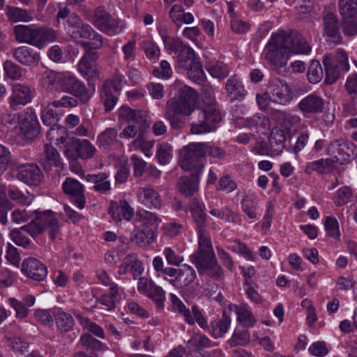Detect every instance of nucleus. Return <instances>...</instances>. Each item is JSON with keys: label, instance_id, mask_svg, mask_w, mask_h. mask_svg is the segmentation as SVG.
Listing matches in <instances>:
<instances>
[{"label": "nucleus", "instance_id": "1", "mask_svg": "<svg viewBox=\"0 0 357 357\" xmlns=\"http://www.w3.org/2000/svg\"><path fill=\"white\" fill-rule=\"evenodd\" d=\"M174 86L178 88L177 98H172L167 101L164 117L172 129L182 130L187 125V117L194 112L197 93L180 82H176Z\"/></svg>", "mask_w": 357, "mask_h": 357}, {"label": "nucleus", "instance_id": "2", "mask_svg": "<svg viewBox=\"0 0 357 357\" xmlns=\"http://www.w3.org/2000/svg\"><path fill=\"white\" fill-rule=\"evenodd\" d=\"M190 260L199 275L206 274L214 280L223 279L224 271L216 259L211 241L198 245L197 250L190 256Z\"/></svg>", "mask_w": 357, "mask_h": 357}, {"label": "nucleus", "instance_id": "3", "mask_svg": "<svg viewBox=\"0 0 357 357\" xmlns=\"http://www.w3.org/2000/svg\"><path fill=\"white\" fill-rule=\"evenodd\" d=\"M30 221L21 229L34 237L40 234L45 229H49V236L54 240L59 231V221L51 210L39 209L29 213Z\"/></svg>", "mask_w": 357, "mask_h": 357}, {"label": "nucleus", "instance_id": "4", "mask_svg": "<svg viewBox=\"0 0 357 357\" xmlns=\"http://www.w3.org/2000/svg\"><path fill=\"white\" fill-rule=\"evenodd\" d=\"M191 115L190 130L195 135L215 130L221 121L220 113L215 105H208L203 109H195Z\"/></svg>", "mask_w": 357, "mask_h": 357}, {"label": "nucleus", "instance_id": "5", "mask_svg": "<svg viewBox=\"0 0 357 357\" xmlns=\"http://www.w3.org/2000/svg\"><path fill=\"white\" fill-rule=\"evenodd\" d=\"M119 118L121 122L128 125L120 133V137L132 138L144 130L148 125L149 114L144 110H134L129 107L122 106L119 110Z\"/></svg>", "mask_w": 357, "mask_h": 357}, {"label": "nucleus", "instance_id": "6", "mask_svg": "<svg viewBox=\"0 0 357 357\" xmlns=\"http://www.w3.org/2000/svg\"><path fill=\"white\" fill-rule=\"evenodd\" d=\"M91 23L100 31L109 36L121 33L125 27L122 22L112 17L106 11L104 6H98L95 8Z\"/></svg>", "mask_w": 357, "mask_h": 357}, {"label": "nucleus", "instance_id": "7", "mask_svg": "<svg viewBox=\"0 0 357 357\" xmlns=\"http://www.w3.org/2000/svg\"><path fill=\"white\" fill-rule=\"evenodd\" d=\"M204 143L190 144L183 147L181 152L180 167L185 171L195 169V173L199 174L204 167Z\"/></svg>", "mask_w": 357, "mask_h": 357}, {"label": "nucleus", "instance_id": "8", "mask_svg": "<svg viewBox=\"0 0 357 357\" xmlns=\"http://www.w3.org/2000/svg\"><path fill=\"white\" fill-rule=\"evenodd\" d=\"M283 38L279 33H273L268 41L264 54L267 63L276 68L284 67L288 61Z\"/></svg>", "mask_w": 357, "mask_h": 357}, {"label": "nucleus", "instance_id": "9", "mask_svg": "<svg viewBox=\"0 0 357 357\" xmlns=\"http://www.w3.org/2000/svg\"><path fill=\"white\" fill-rule=\"evenodd\" d=\"M20 136L26 142H31L40 132V126L37 114L31 107L26 108L17 116Z\"/></svg>", "mask_w": 357, "mask_h": 357}, {"label": "nucleus", "instance_id": "10", "mask_svg": "<svg viewBox=\"0 0 357 357\" xmlns=\"http://www.w3.org/2000/svg\"><path fill=\"white\" fill-rule=\"evenodd\" d=\"M189 210L198 235V245L211 242V238L206 230L207 214L205 211V205L197 199L194 198L189 203Z\"/></svg>", "mask_w": 357, "mask_h": 357}, {"label": "nucleus", "instance_id": "11", "mask_svg": "<svg viewBox=\"0 0 357 357\" xmlns=\"http://www.w3.org/2000/svg\"><path fill=\"white\" fill-rule=\"evenodd\" d=\"M97 152L96 146L88 139H79L76 137L70 139L64 150L65 155L70 160L80 158L87 160L92 158Z\"/></svg>", "mask_w": 357, "mask_h": 357}, {"label": "nucleus", "instance_id": "12", "mask_svg": "<svg viewBox=\"0 0 357 357\" xmlns=\"http://www.w3.org/2000/svg\"><path fill=\"white\" fill-rule=\"evenodd\" d=\"M279 34L283 38L282 41L284 43V47L293 52L307 54L311 52L310 36L304 35L296 30L291 31L289 33L281 31Z\"/></svg>", "mask_w": 357, "mask_h": 357}, {"label": "nucleus", "instance_id": "13", "mask_svg": "<svg viewBox=\"0 0 357 357\" xmlns=\"http://www.w3.org/2000/svg\"><path fill=\"white\" fill-rule=\"evenodd\" d=\"M78 105L76 98L63 96L60 100H54L47 105L42 110L41 119L43 123L48 126L57 125L60 119L59 114L54 109L59 107H75Z\"/></svg>", "mask_w": 357, "mask_h": 357}, {"label": "nucleus", "instance_id": "14", "mask_svg": "<svg viewBox=\"0 0 357 357\" xmlns=\"http://www.w3.org/2000/svg\"><path fill=\"white\" fill-rule=\"evenodd\" d=\"M60 87L62 91L78 98L82 103H86L92 96V93L87 90L85 84L72 75L61 73Z\"/></svg>", "mask_w": 357, "mask_h": 357}, {"label": "nucleus", "instance_id": "15", "mask_svg": "<svg viewBox=\"0 0 357 357\" xmlns=\"http://www.w3.org/2000/svg\"><path fill=\"white\" fill-rule=\"evenodd\" d=\"M35 93L34 88L30 84L16 82L11 86V95L9 97V105L11 109L17 110L20 106H24L32 101Z\"/></svg>", "mask_w": 357, "mask_h": 357}, {"label": "nucleus", "instance_id": "16", "mask_svg": "<svg viewBox=\"0 0 357 357\" xmlns=\"http://www.w3.org/2000/svg\"><path fill=\"white\" fill-rule=\"evenodd\" d=\"M323 36L327 42L334 45L342 43L341 22L331 12H324L322 17Z\"/></svg>", "mask_w": 357, "mask_h": 357}, {"label": "nucleus", "instance_id": "17", "mask_svg": "<svg viewBox=\"0 0 357 357\" xmlns=\"http://www.w3.org/2000/svg\"><path fill=\"white\" fill-rule=\"evenodd\" d=\"M328 153L335 159V162L347 163L354 155V144L344 139H337L328 146Z\"/></svg>", "mask_w": 357, "mask_h": 357}, {"label": "nucleus", "instance_id": "18", "mask_svg": "<svg viewBox=\"0 0 357 357\" xmlns=\"http://www.w3.org/2000/svg\"><path fill=\"white\" fill-rule=\"evenodd\" d=\"M268 89L271 94V100L273 102L287 105L293 100L291 89L284 81L279 79L271 81Z\"/></svg>", "mask_w": 357, "mask_h": 357}, {"label": "nucleus", "instance_id": "19", "mask_svg": "<svg viewBox=\"0 0 357 357\" xmlns=\"http://www.w3.org/2000/svg\"><path fill=\"white\" fill-rule=\"evenodd\" d=\"M63 192L70 195L74 204L79 209L85 206L86 197L84 195V185L77 180L72 178H67L62 184Z\"/></svg>", "mask_w": 357, "mask_h": 357}, {"label": "nucleus", "instance_id": "20", "mask_svg": "<svg viewBox=\"0 0 357 357\" xmlns=\"http://www.w3.org/2000/svg\"><path fill=\"white\" fill-rule=\"evenodd\" d=\"M17 178L28 185H38L43 175L39 167L33 163L22 164L17 168Z\"/></svg>", "mask_w": 357, "mask_h": 357}, {"label": "nucleus", "instance_id": "21", "mask_svg": "<svg viewBox=\"0 0 357 357\" xmlns=\"http://www.w3.org/2000/svg\"><path fill=\"white\" fill-rule=\"evenodd\" d=\"M138 202L144 206L151 208H160L162 206V197L159 192L151 185L139 188L137 192Z\"/></svg>", "mask_w": 357, "mask_h": 357}, {"label": "nucleus", "instance_id": "22", "mask_svg": "<svg viewBox=\"0 0 357 357\" xmlns=\"http://www.w3.org/2000/svg\"><path fill=\"white\" fill-rule=\"evenodd\" d=\"M22 272L26 276L36 281H42L47 275V267L35 258H29L23 261Z\"/></svg>", "mask_w": 357, "mask_h": 357}, {"label": "nucleus", "instance_id": "23", "mask_svg": "<svg viewBox=\"0 0 357 357\" xmlns=\"http://www.w3.org/2000/svg\"><path fill=\"white\" fill-rule=\"evenodd\" d=\"M15 40L18 43H27L38 47V28L33 25H16L13 27Z\"/></svg>", "mask_w": 357, "mask_h": 357}, {"label": "nucleus", "instance_id": "24", "mask_svg": "<svg viewBox=\"0 0 357 357\" xmlns=\"http://www.w3.org/2000/svg\"><path fill=\"white\" fill-rule=\"evenodd\" d=\"M196 277L195 270L192 266L184 264L179 268L177 278L168 279L165 277V280L178 289H185L195 281Z\"/></svg>", "mask_w": 357, "mask_h": 357}, {"label": "nucleus", "instance_id": "25", "mask_svg": "<svg viewBox=\"0 0 357 357\" xmlns=\"http://www.w3.org/2000/svg\"><path fill=\"white\" fill-rule=\"evenodd\" d=\"M225 89L227 92V97L231 102L236 100H243L247 95V91L240 77L234 75L226 82Z\"/></svg>", "mask_w": 357, "mask_h": 357}, {"label": "nucleus", "instance_id": "26", "mask_svg": "<svg viewBox=\"0 0 357 357\" xmlns=\"http://www.w3.org/2000/svg\"><path fill=\"white\" fill-rule=\"evenodd\" d=\"M12 54L17 62L26 66L38 64L40 61L39 53L27 46L15 48Z\"/></svg>", "mask_w": 357, "mask_h": 357}, {"label": "nucleus", "instance_id": "27", "mask_svg": "<svg viewBox=\"0 0 357 357\" xmlns=\"http://www.w3.org/2000/svg\"><path fill=\"white\" fill-rule=\"evenodd\" d=\"M39 162L46 172L52 171L53 167H59L61 165L59 153L55 148L48 144L44 146V151L40 155Z\"/></svg>", "mask_w": 357, "mask_h": 357}, {"label": "nucleus", "instance_id": "28", "mask_svg": "<svg viewBox=\"0 0 357 357\" xmlns=\"http://www.w3.org/2000/svg\"><path fill=\"white\" fill-rule=\"evenodd\" d=\"M84 179L91 190L100 194H107L111 190V182L106 173L89 174Z\"/></svg>", "mask_w": 357, "mask_h": 357}, {"label": "nucleus", "instance_id": "29", "mask_svg": "<svg viewBox=\"0 0 357 357\" xmlns=\"http://www.w3.org/2000/svg\"><path fill=\"white\" fill-rule=\"evenodd\" d=\"M298 107L303 114L320 113L324 109V100L321 96L311 93L298 102Z\"/></svg>", "mask_w": 357, "mask_h": 357}, {"label": "nucleus", "instance_id": "30", "mask_svg": "<svg viewBox=\"0 0 357 357\" xmlns=\"http://www.w3.org/2000/svg\"><path fill=\"white\" fill-rule=\"evenodd\" d=\"M118 132L114 128H107L98 136V142L100 148L104 149L121 150L123 143L117 139Z\"/></svg>", "mask_w": 357, "mask_h": 357}, {"label": "nucleus", "instance_id": "31", "mask_svg": "<svg viewBox=\"0 0 357 357\" xmlns=\"http://www.w3.org/2000/svg\"><path fill=\"white\" fill-rule=\"evenodd\" d=\"M108 213L114 220L116 222L125 220L129 221L134 215V211L126 201L117 202H112L109 207Z\"/></svg>", "mask_w": 357, "mask_h": 357}, {"label": "nucleus", "instance_id": "32", "mask_svg": "<svg viewBox=\"0 0 357 357\" xmlns=\"http://www.w3.org/2000/svg\"><path fill=\"white\" fill-rule=\"evenodd\" d=\"M231 324L230 318L223 313L220 318H217L210 322L205 329L215 339L221 338L228 331Z\"/></svg>", "mask_w": 357, "mask_h": 357}, {"label": "nucleus", "instance_id": "33", "mask_svg": "<svg viewBox=\"0 0 357 357\" xmlns=\"http://www.w3.org/2000/svg\"><path fill=\"white\" fill-rule=\"evenodd\" d=\"M199 183V174H192L179 178L178 188L181 193L186 197H191L198 190Z\"/></svg>", "mask_w": 357, "mask_h": 357}, {"label": "nucleus", "instance_id": "34", "mask_svg": "<svg viewBox=\"0 0 357 357\" xmlns=\"http://www.w3.org/2000/svg\"><path fill=\"white\" fill-rule=\"evenodd\" d=\"M98 57V52L94 50L85 52L77 65L78 71L83 77H86L90 73L96 74L95 62Z\"/></svg>", "mask_w": 357, "mask_h": 357}, {"label": "nucleus", "instance_id": "35", "mask_svg": "<svg viewBox=\"0 0 357 357\" xmlns=\"http://www.w3.org/2000/svg\"><path fill=\"white\" fill-rule=\"evenodd\" d=\"M154 239V234L151 229L144 227L135 228L130 236V241L139 247H146L150 245Z\"/></svg>", "mask_w": 357, "mask_h": 357}, {"label": "nucleus", "instance_id": "36", "mask_svg": "<svg viewBox=\"0 0 357 357\" xmlns=\"http://www.w3.org/2000/svg\"><path fill=\"white\" fill-rule=\"evenodd\" d=\"M335 162V160L332 158H322L308 162L305 168V172L308 175H310L314 171L320 174H325L333 169Z\"/></svg>", "mask_w": 357, "mask_h": 357}, {"label": "nucleus", "instance_id": "37", "mask_svg": "<svg viewBox=\"0 0 357 357\" xmlns=\"http://www.w3.org/2000/svg\"><path fill=\"white\" fill-rule=\"evenodd\" d=\"M323 64L325 67L326 73L325 82L328 84H332L338 79L342 70L337 64L332 62V56L331 54L324 56Z\"/></svg>", "mask_w": 357, "mask_h": 357}, {"label": "nucleus", "instance_id": "38", "mask_svg": "<svg viewBox=\"0 0 357 357\" xmlns=\"http://www.w3.org/2000/svg\"><path fill=\"white\" fill-rule=\"evenodd\" d=\"M47 138L50 143L54 142L56 145L66 144V148L67 144H70L67 142L68 139L67 129L62 126H52L47 132Z\"/></svg>", "mask_w": 357, "mask_h": 357}, {"label": "nucleus", "instance_id": "39", "mask_svg": "<svg viewBox=\"0 0 357 357\" xmlns=\"http://www.w3.org/2000/svg\"><path fill=\"white\" fill-rule=\"evenodd\" d=\"M56 327L61 333L70 331L75 325L73 317L64 311L59 310L54 314Z\"/></svg>", "mask_w": 357, "mask_h": 357}, {"label": "nucleus", "instance_id": "40", "mask_svg": "<svg viewBox=\"0 0 357 357\" xmlns=\"http://www.w3.org/2000/svg\"><path fill=\"white\" fill-rule=\"evenodd\" d=\"M110 292L102 294L98 298V302L106 307L107 310H112L119 302V287L115 283H111Z\"/></svg>", "mask_w": 357, "mask_h": 357}, {"label": "nucleus", "instance_id": "41", "mask_svg": "<svg viewBox=\"0 0 357 357\" xmlns=\"http://www.w3.org/2000/svg\"><path fill=\"white\" fill-rule=\"evenodd\" d=\"M61 77V73L46 70L41 76L40 82L43 89L47 91H52L56 89V86H60V79Z\"/></svg>", "mask_w": 357, "mask_h": 357}, {"label": "nucleus", "instance_id": "42", "mask_svg": "<svg viewBox=\"0 0 357 357\" xmlns=\"http://www.w3.org/2000/svg\"><path fill=\"white\" fill-rule=\"evenodd\" d=\"M184 320L191 326L197 323L199 326L204 330L208 328V323L206 317L202 314L201 310L196 305H192L191 310H189V312H187V315Z\"/></svg>", "mask_w": 357, "mask_h": 357}, {"label": "nucleus", "instance_id": "43", "mask_svg": "<svg viewBox=\"0 0 357 357\" xmlns=\"http://www.w3.org/2000/svg\"><path fill=\"white\" fill-rule=\"evenodd\" d=\"M176 54V61L181 68H187L188 62H190V64L193 61L198 60L195 51L185 43Z\"/></svg>", "mask_w": 357, "mask_h": 357}, {"label": "nucleus", "instance_id": "44", "mask_svg": "<svg viewBox=\"0 0 357 357\" xmlns=\"http://www.w3.org/2000/svg\"><path fill=\"white\" fill-rule=\"evenodd\" d=\"M8 196L11 200L22 205H29L33 199V196L29 192H23L15 186L9 187Z\"/></svg>", "mask_w": 357, "mask_h": 357}, {"label": "nucleus", "instance_id": "45", "mask_svg": "<svg viewBox=\"0 0 357 357\" xmlns=\"http://www.w3.org/2000/svg\"><path fill=\"white\" fill-rule=\"evenodd\" d=\"M257 199L255 195H245L241 202V208L243 211L250 219H258L259 215L257 213Z\"/></svg>", "mask_w": 357, "mask_h": 357}, {"label": "nucleus", "instance_id": "46", "mask_svg": "<svg viewBox=\"0 0 357 357\" xmlns=\"http://www.w3.org/2000/svg\"><path fill=\"white\" fill-rule=\"evenodd\" d=\"M208 72L212 77L218 79H224L229 74L228 66L219 61H212L208 63L206 66Z\"/></svg>", "mask_w": 357, "mask_h": 357}, {"label": "nucleus", "instance_id": "47", "mask_svg": "<svg viewBox=\"0 0 357 357\" xmlns=\"http://www.w3.org/2000/svg\"><path fill=\"white\" fill-rule=\"evenodd\" d=\"M234 312L237 314V320L244 327H252L254 326L256 320L245 305H235Z\"/></svg>", "mask_w": 357, "mask_h": 357}, {"label": "nucleus", "instance_id": "48", "mask_svg": "<svg viewBox=\"0 0 357 357\" xmlns=\"http://www.w3.org/2000/svg\"><path fill=\"white\" fill-rule=\"evenodd\" d=\"M285 136L282 130L273 132L269 138L271 151L275 155L280 153L285 147Z\"/></svg>", "mask_w": 357, "mask_h": 357}, {"label": "nucleus", "instance_id": "49", "mask_svg": "<svg viewBox=\"0 0 357 357\" xmlns=\"http://www.w3.org/2000/svg\"><path fill=\"white\" fill-rule=\"evenodd\" d=\"M6 14L8 20L12 22H28L32 18L26 10L15 6H7Z\"/></svg>", "mask_w": 357, "mask_h": 357}, {"label": "nucleus", "instance_id": "50", "mask_svg": "<svg viewBox=\"0 0 357 357\" xmlns=\"http://www.w3.org/2000/svg\"><path fill=\"white\" fill-rule=\"evenodd\" d=\"M155 158L160 165L169 163L173 158V147L166 142L160 144L157 147Z\"/></svg>", "mask_w": 357, "mask_h": 357}, {"label": "nucleus", "instance_id": "51", "mask_svg": "<svg viewBox=\"0 0 357 357\" xmlns=\"http://www.w3.org/2000/svg\"><path fill=\"white\" fill-rule=\"evenodd\" d=\"M189 66L190 67L187 73L189 79L197 84H202L204 82L206 77L202 68V63L199 59L197 61H193V62L191 63Z\"/></svg>", "mask_w": 357, "mask_h": 357}, {"label": "nucleus", "instance_id": "52", "mask_svg": "<svg viewBox=\"0 0 357 357\" xmlns=\"http://www.w3.org/2000/svg\"><path fill=\"white\" fill-rule=\"evenodd\" d=\"M339 10L344 19L355 17L357 15V0H339Z\"/></svg>", "mask_w": 357, "mask_h": 357}, {"label": "nucleus", "instance_id": "53", "mask_svg": "<svg viewBox=\"0 0 357 357\" xmlns=\"http://www.w3.org/2000/svg\"><path fill=\"white\" fill-rule=\"evenodd\" d=\"M38 40H39L38 47L40 49L43 48L48 43L54 41L56 38V31L52 28H38Z\"/></svg>", "mask_w": 357, "mask_h": 357}, {"label": "nucleus", "instance_id": "54", "mask_svg": "<svg viewBox=\"0 0 357 357\" xmlns=\"http://www.w3.org/2000/svg\"><path fill=\"white\" fill-rule=\"evenodd\" d=\"M250 342V333L247 329L236 328L229 340L231 347L245 346Z\"/></svg>", "mask_w": 357, "mask_h": 357}, {"label": "nucleus", "instance_id": "55", "mask_svg": "<svg viewBox=\"0 0 357 357\" xmlns=\"http://www.w3.org/2000/svg\"><path fill=\"white\" fill-rule=\"evenodd\" d=\"M146 296L150 298L158 308H164L166 300L165 291L161 287L155 284Z\"/></svg>", "mask_w": 357, "mask_h": 357}, {"label": "nucleus", "instance_id": "56", "mask_svg": "<svg viewBox=\"0 0 357 357\" xmlns=\"http://www.w3.org/2000/svg\"><path fill=\"white\" fill-rule=\"evenodd\" d=\"M323 69L320 63L312 60L308 68L307 79L310 83L317 84L323 78Z\"/></svg>", "mask_w": 357, "mask_h": 357}, {"label": "nucleus", "instance_id": "57", "mask_svg": "<svg viewBox=\"0 0 357 357\" xmlns=\"http://www.w3.org/2000/svg\"><path fill=\"white\" fill-rule=\"evenodd\" d=\"M80 343L86 351H100L103 347L102 342L94 338L90 333L83 334L80 337Z\"/></svg>", "mask_w": 357, "mask_h": 357}, {"label": "nucleus", "instance_id": "58", "mask_svg": "<svg viewBox=\"0 0 357 357\" xmlns=\"http://www.w3.org/2000/svg\"><path fill=\"white\" fill-rule=\"evenodd\" d=\"M6 77L12 80H20L22 77V68L15 63L6 60L3 63Z\"/></svg>", "mask_w": 357, "mask_h": 357}, {"label": "nucleus", "instance_id": "59", "mask_svg": "<svg viewBox=\"0 0 357 357\" xmlns=\"http://www.w3.org/2000/svg\"><path fill=\"white\" fill-rule=\"evenodd\" d=\"M324 227L327 235L334 239H339L340 232L339 229V224L335 218L327 217L325 220Z\"/></svg>", "mask_w": 357, "mask_h": 357}, {"label": "nucleus", "instance_id": "60", "mask_svg": "<svg viewBox=\"0 0 357 357\" xmlns=\"http://www.w3.org/2000/svg\"><path fill=\"white\" fill-rule=\"evenodd\" d=\"M100 98L107 112L111 111L114 108L118 100L117 96L114 94L112 91H109L107 88L103 87L100 92Z\"/></svg>", "mask_w": 357, "mask_h": 357}, {"label": "nucleus", "instance_id": "61", "mask_svg": "<svg viewBox=\"0 0 357 357\" xmlns=\"http://www.w3.org/2000/svg\"><path fill=\"white\" fill-rule=\"evenodd\" d=\"M352 191L351 189L347 186H344L340 188L335 197H334V203L337 206H342L350 201V199L352 197Z\"/></svg>", "mask_w": 357, "mask_h": 357}, {"label": "nucleus", "instance_id": "62", "mask_svg": "<svg viewBox=\"0 0 357 357\" xmlns=\"http://www.w3.org/2000/svg\"><path fill=\"white\" fill-rule=\"evenodd\" d=\"M130 162L133 168V176L136 178L142 176L146 169L147 163L135 154L130 156Z\"/></svg>", "mask_w": 357, "mask_h": 357}, {"label": "nucleus", "instance_id": "63", "mask_svg": "<svg viewBox=\"0 0 357 357\" xmlns=\"http://www.w3.org/2000/svg\"><path fill=\"white\" fill-rule=\"evenodd\" d=\"M190 341L193 342L195 348L197 350H202L205 348L212 347L215 345L206 335L204 334H195Z\"/></svg>", "mask_w": 357, "mask_h": 357}, {"label": "nucleus", "instance_id": "64", "mask_svg": "<svg viewBox=\"0 0 357 357\" xmlns=\"http://www.w3.org/2000/svg\"><path fill=\"white\" fill-rule=\"evenodd\" d=\"M50 310L38 309L35 311L36 319L44 326H52L54 322V314Z\"/></svg>", "mask_w": 357, "mask_h": 357}]
</instances>
